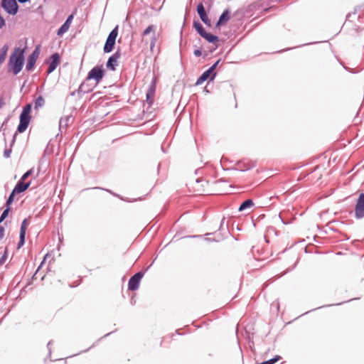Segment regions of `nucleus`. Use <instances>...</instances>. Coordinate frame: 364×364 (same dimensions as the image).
Here are the masks:
<instances>
[{
  "label": "nucleus",
  "mask_w": 364,
  "mask_h": 364,
  "mask_svg": "<svg viewBox=\"0 0 364 364\" xmlns=\"http://www.w3.org/2000/svg\"><path fill=\"white\" fill-rule=\"evenodd\" d=\"M24 53V49L16 48L9 56L7 65L8 71L12 73L14 75H18L23 67L25 61Z\"/></svg>",
  "instance_id": "1"
},
{
  "label": "nucleus",
  "mask_w": 364,
  "mask_h": 364,
  "mask_svg": "<svg viewBox=\"0 0 364 364\" xmlns=\"http://www.w3.org/2000/svg\"><path fill=\"white\" fill-rule=\"evenodd\" d=\"M118 35V26H116L113 28L111 32L109 33L106 42L104 46L103 50L105 53H110L114 49L116 38Z\"/></svg>",
  "instance_id": "2"
},
{
  "label": "nucleus",
  "mask_w": 364,
  "mask_h": 364,
  "mask_svg": "<svg viewBox=\"0 0 364 364\" xmlns=\"http://www.w3.org/2000/svg\"><path fill=\"white\" fill-rule=\"evenodd\" d=\"M1 6L10 15H15L18 13V5L16 0H1Z\"/></svg>",
  "instance_id": "3"
},
{
  "label": "nucleus",
  "mask_w": 364,
  "mask_h": 364,
  "mask_svg": "<svg viewBox=\"0 0 364 364\" xmlns=\"http://www.w3.org/2000/svg\"><path fill=\"white\" fill-rule=\"evenodd\" d=\"M105 71L102 67L95 66L87 74L86 80H95L97 84L104 77Z\"/></svg>",
  "instance_id": "4"
},
{
  "label": "nucleus",
  "mask_w": 364,
  "mask_h": 364,
  "mask_svg": "<svg viewBox=\"0 0 364 364\" xmlns=\"http://www.w3.org/2000/svg\"><path fill=\"white\" fill-rule=\"evenodd\" d=\"M144 272L140 271L131 277L128 282V289L130 291H136L139 289L140 281L144 277Z\"/></svg>",
  "instance_id": "5"
},
{
  "label": "nucleus",
  "mask_w": 364,
  "mask_h": 364,
  "mask_svg": "<svg viewBox=\"0 0 364 364\" xmlns=\"http://www.w3.org/2000/svg\"><path fill=\"white\" fill-rule=\"evenodd\" d=\"M31 118L30 114L21 112L19 117V124L17 127V132L19 133L24 132L28 127Z\"/></svg>",
  "instance_id": "6"
},
{
  "label": "nucleus",
  "mask_w": 364,
  "mask_h": 364,
  "mask_svg": "<svg viewBox=\"0 0 364 364\" xmlns=\"http://www.w3.org/2000/svg\"><path fill=\"white\" fill-rule=\"evenodd\" d=\"M355 217L361 219L364 217V193L359 195L355 207Z\"/></svg>",
  "instance_id": "7"
},
{
  "label": "nucleus",
  "mask_w": 364,
  "mask_h": 364,
  "mask_svg": "<svg viewBox=\"0 0 364 364\" xmlns=\"http://www.w3.org/2000/svg\"><path fill=\"white\" fill-rule=\"evenodd\" d=\"M40 53L39 46H36L33 51L28 55L26 69L28 71L33 70Z\"/></svg>",
  "instance_id": "8"
},
{
  "label": "nucleus",
  "mask_w": 364,
  "mask_h": 364,
  "mask_svg": "<svg viewBox=\"0 0 364 364\" xmlns=\"http://www.w3.org/2000/svg\"><path fill=\"white\" fill-rule=\"evenodd\" d=\"M60 61V55L58 53H53L50 55L48 60V68L47 70L48 74L53 73L59 65Z\"/></svg>",
  "instance_id": "9"
},
{
  "label": "nucleus",
  "mask_w": 364,
  "mask_h": 364,
  "mask_svg": "<svg viewBox=\"0 0 364 364\" xmlns=\"http://www.w3.org/2000/svg\"><path fill=\"white\" fill-rule=\"evenodd\" d=\"M216 76L215 72H212L210 68L203 72L200 77L197 79L196 85H200L203 84L205 80L210 78V80H213Z\"/></svg>",
  "instance_id": "10"
},
{
  "label": "nucleus",
  "mask_w": 364,
  "mask_h": 364,
  "mask_svg": "<svg viewBox=\"0 0 364 364\" xmlns=\"http://www.w3.org/2000/svg\"><path fill=\"white\" fill-rule=\"evenodd\" d=\"M120 57V53L119 51L115 52L111 55L107 62V68L111 70H115L117 65V60Z\"/></svg>",
  "instance_id": "11"
},
{
  "label": "nucleus",
  "mask_w": 364,
  "mask_h": 364,
  "mask_svg": "<svg viewBox=\"0 0 364 364\" xmlns=\"http://www.w3.org/2000/svg\"><path fill=\"white\" fill-rule=\"evenodd\" d=\"M230 11L229 9H225L220 16L215 24V27L220 28V26L226 24L230 18Z\"/></svg>",
  "instance_id": "12"
},
{
  "label": "nucleus",
  "mask_w": 364,
  "mask_h": 364,
  "mask_svg": "<svg viewBox=\"0 0 364 364\" xmlns=\"http://www.w3.org/2000/svg\"><path fill=\"white\" fill-rule=\"evenodd\" d=\"M155 28H156L155 26L150 25L142 33V35L144 36H147L148 34H149L150 33L153 32L151 41V43H150V48L151 50L155 46V43H156V40H157L156 36V34L154 33Z\"/></svg>",
  "instance_id": "13"
},
{
  "label": "nucleus",
  "mask_w": 364,
  "mask_h": 364,
  "mask_svg": "<svg viewBox=\"0 0 364 364\" xmlns=\"http://www.w3.org/2000/svg\"><path fill=\"white\" fill-rule=\"evenodd\" d=\"M156 92V85L154 82L149 85V89L146 94V101L149 105L153 103V98Z\"/></svg>",
  "instance_id": "14"
},
{
  "label": "nucleus",
  "mask_w": 364,
  "mask_h": 364,
  "mask_svg": "<svg viewBox=\"0 0 364 364\" xmlns=\"http://www.w3.org/2000/svg\"><path fill=\"white\" fill-rule=\"evenodd\" d=\"M30 186V183H24L23 181H21V179L17 182V183L16 184L14 188L13 189V191L16 193H23L26 190L28 189V188Z\"/></svg>",
  "instance_id": "15"
},
{
  "label": "nucleus",
  "mask_w": 364,
  "mask_h": 364,
  "mask_svg": "<svg viewBox=\"0 0 364 364\" xmlns=\"http://www.w3.org/2000/svg\"><path fill=\"white\" fill-rule=\"evenodd\" d=\"M201 37L205 38L208 43L213 44H215L219 41V38L217 36L207 33L206 31Z\"/></svg>",
  "instance_id": "16"
},
{
  "label": "nucleus",
  "mask_w": 364,
  "mask_h": 364,
  "mask_svg": "<svg viewBox=\"0 0 364 364\" xmlns=\"http://www.w3.org/2000/svg\"><path fill=\"white\" fill-rule=\"evenodd\" d=\"M196 9L200 20L208 17L205 11V7L202 3H199L198 4Z\"/></svg>",
  "instance_id": "17"
},
{
  "label": "nucleus",
  "mask_w": 364,
  "mask_h": 364,
  "mask_svg": "<svg viewBox=\"0 0 364 364\" xmlns=\"http://www.w3.org/2000/svg\"><path fill=\"white\" fill-rule=\"evenodd\" d=\"M254 205V203L252 201V200L251 199H247V200H245L244 202H242L239 208H238V210L240 212L241 211H243L247 208H250L251 207H252Z\"/></svg>",
  "instance_id": "18"
},
{
  "label": "nucleus",
  "mask_w": 364,
  "mask_h": 364,
  "mask_svg": "<svg viewBox=\"0 0 364 364\" xmlns=\"http://www.w3.org/2000/svg\"><path fill=\"white\" fill-rule=\"evenodd\" d=\"M193 26L200 36H202L206 31L203 25L198 21H194Z\"/></svg>",
  "instance_id": "19"
},
{
  "label": "nucleus",
  "mask_w": 364,
  "mask_h": 364,
  "mask_svg": "<svg viewBox=\"0 0 364 364\" xmlns=\"http://www.w3.org/2000/svg\"><path fill=\"white\" fill-rule=\"evenodd\" d=\"M8 49L9 46L6 44L0 48V65L4 62L6 58Z\"/></svg>",
  "instance_id": "20"
},
{
  "label": "nucleus",
  "mask_w": 364,
  "mask_h": 364,
  "mask_svg": "<svg viewBox=\"0 0 364 364\" xmlns=\"http://www.w3.org/2000/svg\"><path fill=\"white\" fill-rule=\"evenodd\" d=\"M44 105H45V100L41 95H40L35 100L34 108L36 109H38L40 107H42Z\"/></svg>",
  "instance_id": "21"
},
{
  "label": "nucleus",
  "mask_w": 364,
  "mask_h": 364,
  "mask_svg": "<svg viewBox=\"0 0 364 364\" xmlns=\"http://www.w3.org/2000/svg\"><path fill=\"white\" fill-rule=\"evenodd\" d=\"M92 88L87 87V85L86 84L85 82H83L80 85V87L77 90V92H82V93H87V92L92 91Z\"/></svg>",
  "instance_id": "22"
},
{
  "label": "nucleus",
  "mask_w": 364,
  "mask_h": 364,
  "mask_svg": "<svg viewBox=\"0 0 364 364\" xmlns=\"http://www.w3.org/2000/svg\"><path fill=\"white\" fill-rule=\"evenodd\" d=\"M28 225H29L28 219L25 218L21 223L20 233L26 234V229H27V227Z\"/></svg>",
  "instance_id": "23"
},
{
  "label": "nucleus",
  "mask_w": 364,
  "mask_h": 364,
  "mask_svg": "<svg viewBox=\"0 0 364 364\" xmlns=\"http://www.w3.org/2000/svg\"><path fill=\"white\" fill-rule=\"evenodd\" d=\"M15 194H16V193L14 191H12V192L10 193V195L9 196V197L6 200V207H10L11 204L13 203V201L14 200Z\"/></svg>",
  "instance_id": "24"
},
{
  "label": "nucleus",
  "mask_w": 364,
  "mask_h": 364,
  "mask_svg": "<svg viewBox=\"0 0 364 364\" xmlns=\"http://www.w3.org/2000/svg\"><path fill=\"white\" fill-rule=\"evenodd\" d=\"M25 237H26V234L20 233L19 241H18V242L17 244V248L18 249H20L21 247L23 246V245L25 243Z\"/></svg>",
  "instance_id": "25"
},
{
  "label": "nucleus",
  "mask_w": 364,
  "mask_h": 364,
  "mask_svg": "<svg viewBox=\"0 0 364 364\" xmlns=\"http://www.w3.org/2000/svg\"><path fill=\"white\" fill-rule=\"evenodd\" d=\"M69 29L66 28L63 24L59 28L57 31V35L58 36H62L64 33H65Z\"/></svg>",
  "instance_id": "26"
},
{
  "label": "nucleus",
  "mask_w": 364,
  "mask_h": 364,
  "mask_svg": "<svg viewBox=\"0 0 364 364\" xmlns=\"http://www.w3.org/2000/svg\"><path fill=\"white\" fill-rule=\"evenodd\" d=\"M31 108H32V104L28 103V104H27L26 105H25L23 107V110H22L21 112L26 113V114H30L31 111Z\"/></svg>",
  "instance_id": "27"
},
{
  "label": "nucleus",
  "mask_w": 364,
  "mask_h": 364,
  "mask_svg": "<svg viewBox=\"0 0 364 364\" xmlns=\"http://www.w3.org/2000/svg\"><path fill=\"white\" fill-rule=\"evenodd\" d=\"M280 359H281V356L276 355L274 358H271V359H269L268 360H266V362H267V364H274L275 363L279 361Z\"/></svg>",
  "instance_id": "28"
},
{
  "label": "nucleus",
  "mask_w": 364,
  "mask_h": 364,
  "mask_svg": "<svg viewBox=\"0 0 364 364\" xmlns=\"http://www.w3.org/2000/svg\"><path fill=\"white\" fill-rule=\"evenodd\" d=\"M9 211H10V207H6V209L3 211V213H1L0 218H1V220H5L6 218V217L8 216L9 213Z\"/></svg>",
  "instance_id": "29"
},
{
  "label": "nucleus",
  "mask_w": 364,
  "mask_h": 364,
  "mask_svg": "<svg viewBox=\"0 0 364 364\" xmlns=\"http://www.w3.org/2000/svg\"><path fill=\"white\" fill-rule=\"evenodd\" d=\"M33 173V169L27 171L20 178L21 181H25L28 176Z\"/></svg>",
  "instance_id": "30"
},
{
  "label": "nucleus",
  "mask_w": 364,
  "mask_h": 364,
  "mask_svg": "<svg viewBox=\"0 0 364 364\" xmlns=\"http://www.w3.org/2000/svg\"><path fill=\"white\" fill-rule=\"evenodd\" d=\"M7 259V250L6 249L4 251V255L0 257V266H1Z\"/></svg>",
  "instance_id": "31"
},
{
  "label": "nucleus",
  "mask_w": 364,
  "mask_h": 364,
  "mask_svg": "<svg viewBox=\"0 0 364 364\" xmlns=\"http://www.w3.org/2000/svg\"><path fill=\"white\" fill-rule=\"evenodd\" d=\"M68 120H69V118L60 119V122H59L60 128H61L63 126L66 127Z\"/></svg>",
  "instance_id": "32"
},
{
  "label": "nucleus",
  "mask_w": 364,
  "mask_h": 364,
  "mask_svg": "<svg viewBox=\"0 0 364 364\" xmlns=\"http://www.w3.org/2000/svg\"><path fill=\"white\" fill-rule=\"evenodd\" d=\"M11 151H12L11 148L5 149V150L4 151V156L5 158H9L11 156Z\"/></svg>",
  "instance_id": "33"
},
{
  "label": "nucleus",
  "mask_w": 364,
  "mask_h": 364,
  "mask_svg": "<svg viewBox=\"0 0 364 364\" xmlns=\"http://www.w3.org/2000/svg\"><path fill=\"white\" fill-rule=\"evenodd\" d=\"M220 60H217L213 65H212L209 68L212 72H214V70L216 69L217 66L220 63Z\"/></svg>",
  "instance_id": "34"
},
{
  "label": "nucleus",
  "mask_w": 364,
  "mask_h": 364,
  "mask_svg": "<svg viewBox=\"0 0 364 364\" xmlns=\"http://www.w3.org/2000/svg\"><path fill=\"white\" fill-rule=\"evenodd\" d=\"M6 26L5 19L0 15V29L3 28Z\"/></svg>",
  "instance_id": "35"
},
{
  "label": "nucleus",
  "mask_w": 364,
  "mask_h": 364,
  "mask_svg": "<svg viewBox=\"0 0 364 364\" xmlns=\"http://www.w3.org/2000/svg\"><path fill=\"white\" fill-rule=\"evenodd\" d=\"M74 18V15L73 14H70L68 16L67 19L65 20V21L68 22L70 24L72 23V21Z\"/></svg>",
  "instance_id": "36"
},
{
  "label": "nucleus",
  "mask_w": 364,
  "mask_h": 364,
  "mask_svg": "<svg viewBox=\"0 0 364 364\" xmlns=\"http://www.w3.org/2000/svg\"><path fill=\"white\" fill-rule=\"evenodd\" d=\"M205 25L210 26V20L208 17L201 20Z\"/></svg>",
  "instance_id": "37"
},
{
  "label": "nucleus",
  "mask_w": 364,
  "mask_h": 364,
  "mask_svg": "<svg viewBox=\"0 0 364 364\" xmlns=\"http://www.w3.org/2000/svg\"><path fill=\"white\" fill-rule=\"evenodd\" d=\"M193 54L196 57H200L202 55V52L200 49H196L194 50Z\"/></svg>",
  "instance_id": "38"
},
{
  "label": "nucleus",
  "mask_w": 364,
  "mask_h": 364,
  "mask_svg": "<svg viewBox=\"0 0 364 364\" xmlns=\"http://www.w3.org/2000/svg\"><path fill=\"white\" fill-rule=\"evenodd\" d=\"M5 230L2 226H0V240H1L4 236Z\"/></svg>",
  "instance_id": "39"
},
{
  "label": "nucleus",
  "mask_w": 364,
  "mask_h": 364,
  "mask_svg": "<svg viewBox=\"0 0 364 364\" xmlns=\"http://www.w3.org/2000/svg\"><path fill=\"white\" fill-rule=\"evenodd\" d=\"M52 343H53V341L51 340V341H50L48 343V344H47V348H48V353H49V355H50V353H51V348H50V346L52 345Z\"/></svg>",
  "instance_id": "40"
},
{
  "label": "nucleus",
  "mask_w": 364,
  "mask_h": 364,
  "mask_svg": "<svg viewBox=\"0 0 364 364\" xmlns=\"http://www.w3.org/2000/svg\"><path fill=\"white\" fill-rule=\"evenodd\" d=\"M5 105V102L3 98H0V109Z\"/></svg>",
  "instance_id": "41"
},
{
  "label": "nucleus",
  "mask_w": 364,
  "mask_h": 364,
  "mask_svg": "<svg viewBox=\"0 0 364 364\" xmlns=\"http://www.w3.org/2000/svg\"><path fill=\"white\" fill-rule=\"evenodd\" d=\"M63 25H64V26H66V28H68L69 29V28H70V25H71V24H70V23H69L68 22H67V21H65V22L63 23Z\"/></svg>",
  "instance_id": "42"
},
{
  "label": "nucleus",
  "mask_w": 364,
  "mask_h": 364,
  "mask_svg": "<svg viewBox=\"0 0 364 364\" xmlns=\"http://www.w3.org/2000/svg\"><path fill=\"white\" fill-rule=\"evenodd\" d=\"M30 0H18V1L19 3H21V4H23V3H26V2H28Z\"/></svg>",
  "instance_id": "43"
},
{
  "label": "nucleus",
  "mask_w": 364,
  "mask_h": 364,
  "mask_svg": "<svg viewBox=\"0 0 364 364\" xmlns=\"http://www.w3.org/2000/svg\"><path fill=\"white\" fill-rule=\"evenodd\" d=\"M201 237L200 235H189L188 236V237Z\"/></svg>",
  "instance_id": "44"
},
{
  "label": "nucleus",
  "mask_w": 364,
  "mask_h": 364,
  "mask_svg": "<svg viewBox=\"0 0 364 364\" xmlns=\"http://www.w3.org/2000/svg\"><path fill=\"white\" fill-rule=\"evenodd\" d=\"M224 220H225V218H223L221 220V223H220V229L222 228L223 225V223H224Z\"/></svg>",
  "instance_id": "45"
},
{
  "label": "nucleus",
  "mask_w": 364,
  "mask_h": 364,
  "mask_svg": "<svg viewBox=\"0 0 364 364\" xmlns=\"http://www.w3.org/2000/svg\"><path fill=\"white\" fill-rule=\"evenodd\" d=\"M105 190L106 191H107V192H109V193H112V192L110 190H108V189H105ZM113 195H114V193H113ZM114 196H116V195L114 194Z\"/></svg>",
  "instance_id": "46"
},
{
  "label": "nucleus",
  "mask_w": 364,
  "mask_h": 364,
  "mask_svg": "<svg viewBox=\"0 0 364 364\" xmlns=\"http://www.w3.org/2000/svg\"><path fill=\"white\" fill-rule=\"evenodd\" d=\"M151 265H152V263H151L149 267H146V271H147V270H148V269H149V267H150Z\"/></svg>",
  "instance_id": "47"
},
{
  "label": "nucleus",
  "mask_w": 364,
  "mask_h": 364,
  "mask_svg": "<svg viewBox=\"0 0 364 364\" xmlns=\"http://www.w3.org/2000/svg\"><path fill=\"white\" fill-rule=\"evenodd\" d=\"M37 272H38V270L36 272L35 274H34V275H33V279L35 277V276H36V274Z\"/></svg>",
  "instance_id": "48"
},
{
  "label": "nucleus",
  "mask_w": 364,
  "mask_h": 364,
  "mask_svg": "<svg viewBox=\"0 0 364 364\" xmlns=\"http://www.w3.org/2000/svg\"><path fill=\"white\" fill-rule=\"evenodd\" d=\"M4 221V220H1V218H0V224Z\"/></svg>",
  "instance_id": "49"
},
{
  "label": "nucleus",
  "mask_w": 364,
  "mask_h": 364,
  "mask_svg": "<svg viewBox=\"0 0 364 364\" xmlns=\"http://www.w3.org/2000/svg\"><path fill=\"white\" fill-rule=\"evenodd\" d=\"M95 188V189H100V188H99V187H95V188Z\"/></svg>",
  "instance_id": "50"
},
{
  "label": "nucleus",
  "mask_w": 364,
  "mask_h": 364,
  "mask_svg": "<svg viewBox=\"0 0 364 364\" xmlns=\"http://www.w3.org/2000/svg\"><path fill=\"white\" fill-rule=\"evenodd\" d=\"M87 350H88V349L85 350H83L82 352H87Z\"/></svg>",
  "instance_id": "51"
}]
</instances>
